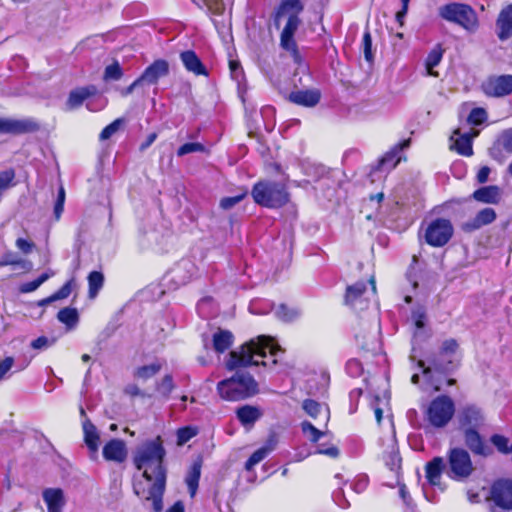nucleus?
Returning a JSON list of instances; mask_svg holds the SVG:
<instances>
[{
    "label": "nucleus",
    "mask_w": 512,
    "mask_h": 512,
    "mask_svg": "<svg viewBox=\"0 0 512 512\" xmlns=\"http://www.w3.org/2000/svg\"><path fill=\"white\" fill-rule=\"evenodd\" d=\"M201 467H202V463L201 461H195L188 473H187V476L185 478V483L188 487V490L190 492V495L193 497L196 492H197V489H198V485H199V480H200V476H201Z\"/></svg>",
    "instance_id": "cd10ccee"
},
{
    "label": "nucleus",
    "mask_w": 512,
    "mask_h": 512,
    "mask_svg": "<svg viewBox=\"0 0 512 512\" xmlns=\"http://www.w3.org/2000/svg\"><path fill=\"white\" fill-rule=\"evenodd\" d=\"M54 275V272H44L38 278L26 282L21 285L20 291L22 293H30L38 289L45 281H47L51 276Z\"/></svg>",
    "instance_id": "e433bc0d"
},
{
    "label": "nucleus",
    "mask_w": 512,
    "mask_h": 512,
    "mask_svg": "<svg viewBox=\"0 0 512 512\" xmlns=\"http://www.w3.org/2000/svg\"><path fill=\"white\" fill-rule=\"evenodd\" d=\"M54 339H49L46 336H40L31 342V347L35 350H44L54 344Z\"/></svg>",
    "instance_id": "052dcab7"
},
{
    "label": "nucleus",
    "mask_w": 512,
    "mask_h": 512,
    "mask_svg": "<svg viewBox=\"0 0 512 512\" xmlns=\"http://www.w3.org/2000/svg\"><path fill=\"white\" fill-rule=\"evenodd\" d=\"M175 388L172 375H165L159 382L156 383V391L165 399H168L171 392Z\"/></svg>",
    "instance_id": "f704fd0d"
},
{
    "label": "nucleus",
    "mask_w": 512,
    "mask_h": 512,
    "mask_svg": "<svg viewBox=\"0 0 512 512\" xmlns=\"http://www.w3.org/2000/svg\"><path fill=\"white\" fill-rule=\"evenodd\" d=\"M103 77L105 80H120L123 77V69L119 62L114 61L112 64L106 66Z\"/></svg>",
    "instance_id": "a18cd8bd"
},
{
    "label": "nucleus",
    "mask_w": 512,
    "mask_h": 512,
    "mask_svg": "<svg viewBox=\"0 0 512 512\" xmlns=\"http://www.w3.org/2000/svg\"><path fill=\"white\" fill-rule=\"evenodd\" d=\"M195 152L206 153V152H208V150L205 147V145H203L200 142H187V143L182 144L177 149L176 155L178 157H183L187 154L195 153Z\"/></svg>",
    "instance_id": "58836bf2"
},
{
    "label": "nucleus",
    "mask_w": 512,
    "mask_h": 512,
    "mask_svg": "<svg viewBox=\"0 0 512 512\" xmlns=\"http://www.w3.org/2000/svg\"><path fill=\"white\" fill-rule=\"evenodd\" d=\"M385 464L392 471H397L401 467V457L395 445H392L391 450L386 452L383 456Z\"/></svg>",
    "instance_id": "c9c22d12"
},
{
    "label": "nucleus",
    "mask_w": 512,
    "mask_h": 512,
    "mask_svg": "<svg viewBox=\"0 0 512 512\" xmlns=\"http://www.w3.org/2000/svg\"><path fill=\"white\" fill-rule=\"evenodd\" d=\"M362 50L365 60L369 63H372L374 60V54L372 52V36L368 29H366L363 33Z\"/></svg>",
    "instance_id": "37998d69"
},
{
    "label": "nucleus",
    "mask_w": 512,
    "mask_h": 512,
    "mask_svg": "<svg viewBox=\"0 0 512 512\" xmlns=\"http://www.w3.org/2000/svg\"><path fill=\"white\" fill-rule=\"evenodd\" d=\"M298 27L299 26H295L293 22L286 23L280 34V45L284 50L290 53L294 62L299 64L302 61V57L294 39Z\"/></svg>",
    "instance_id": "4468645a"
},
{
    "label": "nucleus",
    "mask_w": 512,
    "mask_h": 512,
    "mask_svg": "<svg viewBox=\"0 0 512 512\" xmlns=\"http://www.w3.org/2000/svg\"><path fill=\"white\" fill-rule=\"evenodd\" d=\"M457 421L464 443L474 455L482 457L492 455L493 450L480 434L481 429L486 425V414L482 407L475 403L463 405L458 411Z\"/></svg>",
    "instance_id": "7ed1b4c3"
},
{
    "label": "nucleus",
    "mask_w": 512,
    "mask_h": 512,
    "mask_svg": "<svg viewBox=\"0 0 512 512\" xmlns=\"http://www.w3.org/2000/svg\"><path fill=\"white\" fill-rule=\"evenodd\" d=\"M411 140L404 139L399 143L395 144L389 151H387L381 158L378 160H406V156L403 153L405 148L410 146Z\"/></svg>",
    "instance_id": "7c9ffc66"
},
{
    "label": "nucleus",
    "mask_w": 512,
    "mask_h": 512,
    "mask_svg": "<svg viewBox=\"0 0 512 512\" xmlns=\"http://www.w3.org/2000/svg\"><path fill=\"white\" fill-rule=\"evenodd\" d=\"M299 313L295 309H291L284 304H281L276 310V316L285 322H291L298 317Z\"/></svg>",
    "instance_id": "de8ad7c7"
},
{
    "label": "nucleus",
    "mask_w": 512,
    "mask_h": 512,
    "mask_svg": "<svg viewBox=\"0 0 512 512\" xmlns=\"http://www.w3.org/2000/svg\"><path fill=\"white\" fill-rule=\"evenodd\" d=\"M386 163L387 162H378V164L373 167L369 173L371 182L383 181L386 178L388 174V170L385 168Z\"/></svg>",
    "instance_id": "8fccbe9b"
},
{
    "label": "nucleus",
    "mask_w": 512,
    "mask_h": 512,
    "mask_svg": "<svg viewBox=\"0 0 512 512\" xmlns=\"http://www.w3.org/2000/svg\"><path fill=\"white\" fill-rule=\"evenodd\" d=\"M96 93H97V88L94 85L78 87L69 93V96L67 99V106L70 109L78 108L83 104V102L87 98L95 95Z\"/></svg>",
    "instance_id": "4be33fe9"
},
{
    "label": "nucleus",
    "mask_w": 512,
    "mask_h": 512,
    "mask_svg": "<svg viewBox=\"0 0 512 512\" xmlns=\"http://www.w3.org/2000/svg\"><path fill=\"white\" fill-rule=\"evenodd\" d=\"M104 283V276L99 271H92L88 275L89 297L95 298Z\"/></svg>",
    "instance_id": "2f4dec72"
},
{
    "label": "nucleus",
    "mask_w": 512,
    "mask_h": 512,
    "mask_svg": "<svg viewBox=\"0 0 512 512\" xmlns=\"http://www.w3.org/2000/svg\"><path fill=\"white\" fill-rule=\"evenodd\" d=\"M458 349V343L455 339H447L445 340L439 350V354L441 356H450L456 353Z\"/></svg>",
    "instance_id": "603ef678"
},
{
    "label": "nucleus",
    "mask_w": 512,
    "mask_h": 512,
    "mask_svg": "<svg viewBox=\"0 0 512 512\" xmlns=\"http://www.w3.org/2000/svg\"><path fill=\"white\" fill-rule=\"evenodd\" d=\"M180 59L188 72L196 76H208V70L194 50L180 53Z\"/></svg>",
    "instance_id": "f3484780"
},
{
    "label": "nucleus",
    "mask_w": 512,
    "mask_h": 512,
    "mask_svg": "<svg viewBox=\"0 0 512 512\" xmlns=\"http://www.w3.org/2000/svg\"><path fill=\"white\" fill-rule=\"evenodd\" d=\"M491 499L494 503L492 512H509L512 510V481L500 479L491 487Z\"/></svg>",
    "instance_id": "9d476101"
},
{
    "label": "nucleus",
    "mask_w": 512,
    "mask_h": 512,
    "mask_svg": "<svg viewBox=\"0 0 512 512\" xmlns=\"http://www.w3.org/2000/svg\"><path fill=\"white\" fill-rule=\"evenodd\" d=\"M503 147L506 151L512 152V130H509L504 134Z\"/></svg>",
    "instance_id": "774afa93"
},
{
    "label": "nucleus",
    "mask_w": 512,
    "mask_h": 512,
    "mask_svg": "<svg viewBox=\"0 0 512 512\" xmlns=\"http://www.w3.org/2000/svg\"><path fill=\"white\" fill-rule=\"evenodd\" d=\"M303 10L304 5L300 0H281L273 15L275 25L278 27L279 20L287 15L286 23L293 22L295 26H299L301 23L299 15Z\"/></svg>",
    "instance_id": "ddd939ff"
},
{
    "label": "nucleus",
    "mask_w": 512,
    "mask_h": 512,
    "mask_svg": "<svg viewBox=\"0 0 512 512\" xmlns=\"http://www.w3.org/2000/svg\"><path fill=\"white\" fill-rule=\"evenodd\" d=\"M490 442L501 454L507 455L511 453L512 444H510L508 437L501 434H493L490 437Z\"/></svg>",
    "instance_id": "72a5a7b5"
},
{
    "label": "nucleus",
    "mask_w": 512,
    "mask_h": 512,
    "mask_svg": "<svg viewBox=\"0 0 512 512\" xmlns=\"http://www.w3.org/2000/svg\"><path fill=\"white\" fill-rule=\"evenodd\" d=\"M369 483V479L366 475H358L351 484L352 489L356 493H362L365 491Z\"/></svg>",
    "instance_id": "680f3d73"
},
{
    "label": "nucleus",
    "mask_w": 512,
    "mask_h": 512,
    "mask_svg": "<svg viewBox=\"0 0 512 512\" xmlns=\"http://www.w3.org/2000/svg\"><path fill=\"white\" fill-rule=\"evenodd\" d=\"M497 26V36L501 41H505L512 36V4H509L500 12Z\"/></svg>",
    "instance_id": "412c9836"
},
{
    "label": "nucleus",
    "mask_w": 512,
    "mask_h": 512,
    "mask_svg": "<svg viewBox=\"0 0 512 512\" xmlns=\"http://www.w3.org/2000/svg\"><path fill=\"white\" fill-rule=\"evenodd\" d=\"M333 499L335 503L343 509H346L350 506L349 502L344 496L342 488H339L337 491L333 493Z\"/></svg>",
    "instance_id": "e2e57ef3"
},
{
    "label": "nucleus",
    "mask_w": 512,
    "mask_h": 512,
    "mask_svg": "<svg viewBox=\"0 0 512 512\" xmlns=\"http://www.w3.org/2000/svg\"><path fill=\"white\" fill-rule=\"evenodd\" d=\"M247 195V190H244L242 193L232 196V197H224L220 201V207L224 210H229L241 202Z\"/></svg>",
    "instance_id": "3c124183"
},
{
    "label": "nucleus",
    "mask_w": 512,
    "mask_h": 512,
    "mask_svg": "<svg viewBox=\"0 0 512 512\" xmlns=\"http://www.w3.org/2000/svg\"><path fill=\"white\" fill-rule=\"evenodd\" d=\"M166 450L160 436L145 441L134 454L133 462L138 470L143 471V477L151 482L146 488L142 482L134 483V493L145 501H152L153 512L163 510V495L166 488L167 469L164 465Z\"/></svg>",
    "instance_id": "f03ea898"
},
{
    "label": "nucleus",
    "mask_w": 512,
    "mask_h": 512,
    "mask_svg": "<svg viewBox=\"0 0 512 512\" xmlns=\"http://www.w3.org/2000/svg\"><path fill=\"white\" fill-rule=\"evenodd\" d=\"M472 198L481 203L498 204L501 199V191L496 185L484 186L475 190Z\"/></svg>",
    "instance_id": "5701e85b"
},
{
    "label": "nucleus",
    "mask_w": 512,
    "mask_h": 512,
    "mask_svg": "<svg viewBox=\"0 0 512 512\" xmlns=\"http://www.w3.org/2000/svg\"><path fill=\"white\" fill-rule=\"evenodd\" d=\"M289 102L303 107H315L321 99L319 89L295 90L287 96Z\"/></svg>",
    "instance_id": "2eb2a0df"
},
{
    "label": "nucleus",
    "mask_w": 512,
    "mask_h": 512,
    "mask_svg": "<svg viewBox=\"0 0 512 512\" xmlns=\"http://www.w3.org/2000/svg\"><path fill=\"white\" fill-rule=\"evenodd\" d=\"M482 92L491 98L512 94V74L490 75L481 84Z\"/></svg>",
    "instance_id": "9b49d317"
},
{
    "label": "nucleus",
    "mask_w": 512,
    "mask_h": 512,
    "mask_svg": "<svg viewBox=\"0 0 512 512\" xmlns=\"http://www.w3.org/2000/svg\"><path fill=\"white\" fill-rule=\"evenodd\" d=\"M125 124L124 118H117L112 121L110 124L105 126L99 134L100 140H108L111 138L117 131H119Z\"/></svg>",
    "instance_id": "ea45409f"
},
{
    "label": "nucleus",
    "mask_w": 512,
    "mask_h": 512,
    "mask_svg": "<svg viewBox=\"0 0 512 512\" xmlns=\"http://www.w3.org/2000/svg\"><path fill=\"white\" fill-rule=\"evenodd\" d=\"M346 371L352 377H358L362 374L363 367L359 360L350 359L346 363Z\"/></svg>",
    "instance_id": "6e6d98bb"
},
{
    "label": "nucleus",
    "mask_w": 512,
    "mask_h": 512,
    "mask_svg": "<svg viewBox=\"0 0 512 512\" xmlns=\"http://www.w3.org/2000/svg\"><path fill=\"white\" fill-rule=\"evenodd\" d=\"M455 414V403L448 395L435 397L425 408L424 417L433 428H444Z\"/></svg>",
    "instance_id": "39448f33"
},
{
    "label": "nucleus",
    "mask_w": 512,
    "mask_h": 512,
    "mask_svg": "<svg viewBox=\"0 0 512 512\" xmlns=\"http://www.w3.org/2000/svg\"><path fill=\"white\" fill-rule=\"evenodd\" d=\"M74 286L75 282L73 279L67 281L59 290L53 293L54 299L61 300L67 298L71 294Z\"/></svg>",
    "instance_id": "4d7b16f0"
},
{
    "label": "nucleus",
    "mask_w": 512,
    "mask_h": 512,
    "mask_svg": "<svg viewBox=\"0 0 512 512\" xmlns=\"http://www.w3.org/2000/svg\"><path fill=\"white\" fill-rule=\"evenodd\" d=\"M229 69L232 76L238 79L243 74V69L238 60H229Z\"/></svg>",
    "instance_id": "338daca9"
},
{
    "label": "nucleus",
    "mask_w": 512,
    "mask_h": 512,
    "mask_svg": "<svg viewBox=\"0 0 512 512\" xmlns=\"http://www.w3.org/2000/svg\"><path fill=\"white\" fill-rule=\"evenodd\" d=\"M444 54V49L441 44H436L433 49L428 53L425 59V68L430 76L437 77L438 73L433 69L436 67L442 60Z\"/></svg>",
    "instance_id": "bb28decb"
},
{
    "label": "nucleus",
    "mask_w": 512,
    "mask_h": 512,
    "mask_svg": "<svg viewBox=\"0 0 512 512\" xmlns=\"http://www.w3.org/2000/svg\"><path fill=\"white\" fill-rule=\"evenodd\" d=\"M449 476L460 480L469 477L474 468L470 454L464 448H452L448 453Z\"/></svg>",
    "instance_id": "6e6552de"
},
{
    "label": "nucleus",
    "mask_w": 512,
    "mask_h": 512,
    "mask_svg": "<svg viewBox=\"0 0 512 512\" xmlns=\"http://www.w3.org/2000/svg\"><path fill=\"white\" fill-rule=\"evenodd\" d=\"M234 342V335L229 330L218 329L212 336L213 349L222 354L226 352Z\"/></svg>",
    "instance_id": "393cba45"
},
{
    "label": "nucleus",
    "mask_w": 512,
    "mask_h": 512,
    "mask_svg": "<svg viewBox=\"0 0 512 512\" xmlns=\"http://www.w3.org/2000/svg\"><path fill=\"white\" fill-rule=\"evenodd\" d=\"M16 247L24 254H29L34 248V243L24 238H18L16 240Z\"/></svg>",
    "instance_id": "0e129e2a"
},
{
    "label": "nucleus",
    "mask_w": 512,
    "mask_h": 512,
    "mask_svg": "<svg viewBox=\"0 0 512 512\" xmlns=\"http://www.w3.org/2000/svg\"><path fill=\"white\" fill-rule=\"evenodd\" d=\"M103 457L107 461L123 462L127 457L126 445L123 440L111 439L103 447Z\"/></svg>",
    "instance_id": "a211bd4d"
},
{
    "label": "nucleus",
    "mask_w": 512,
    "mask_h": 512,
    "mask_svg": "<svg viewBox=\"0 0 512 512\" xmlns=\"http://www.w3.org/2000/svg\"><path fill=\"white\" fill-rule=\"evenodd\" d=\"M169 74V64L164 59H157L145 68L139 76L142 82L156 84L160 78Z\"/></svg>",
    "instance_id": "dca6fc26"
},
{
    "label": "nucleus",
    "mask_w": 512,
    "mask_h": 512,
    "mask_svg": "<svg viewBox=\"0 0 512 512\" xmlns=\"http://www.w3.org/2000/svg\"><path fill=\"white\" fill-rule=\"evenodd\" d=\"M14 359L12 357H6L0 362V380L4 378L6 373L12 368Z\"/></svg>",
    "instance_id": "69168bd1"
},
{
    "label": "nucleus",
    "mask_w": 512,
    "mask_h": 512,
    "mask_svg": "<svg viewBox=\"0 0 512 512\" xmlns=\"http://www.w3.org/2000/svg\"><path fill=\"white\" fill-rule=\"evenodd\" d=\"M208 11L213 15H221L225 10L223 0H203Z\"/></svg>",
    "instance_id": "864d4df0"
},
{
    "label": "nucleus",
    "mask_w": 512,
    "mask_h": 512,
    "mask_svg": "<svg viewBox=\"0 0 512 512\" xmlns=\"http://www.w3.org/2000/svg\"><path fill=\"white\" fill-rule=\"evenodd\" d=\"M439 16L460 27L473 31L478 26V19L474 9L465 3L452 2L439 8Z\"/></svg>",
    "instance_id": "423d86ee"
},
{
    "label": "nucleus",
    "mask_w": 512,
    "mask_h": 512,
    "mask_svg": "<svg viewBox=\"0 0 512 512\" xmlns=\"http://www.w3.org/2000/svg\"><path fill=\"white\" fill-rule=\"evenodd\" d=\"M467 120L470 124L479 126L487 120V112L482 107L473 108L470 111Z\"/></svg>",
    "instance_id": "49530a36"
},
{
    "label": "nucleus",
    "mask_w": 512,
    "mask_h": 512,
    "mask_svg": "<svg viewBox=\"0 0 512 512\" xmlns=\"http://www.w3.org/2000/svg\"><path fill=\"white\" fill-rule=\"evenodd\" d=\"M316 453L326 455L330 458H337L340 454V451L335 445L326 446L324 443H322L318 445Z\"/></svg>",
    "instance_id": "bf43d9fd"
},
{
    "label": "nucleus",
    "mask_w": 512,
    "mask_h": 512,
    "mask_svg": "<svg viewBox=\"0 0 512 512\" xmlns=\"http://www.w3.org/2000/svg\"><path fill=\"white\" fill-rule=\"evenodd\" d=\"M268 454L269 448L264 449L260 447L255 452H253L252 455L248 458V460L245 463V469L247 471H251L254 468V466L260 463Z\"/></svg>",
    "instance_id": "c03bdc74"
},
{
    "label": "nucleus",
    "mask_w": 512,
    "mask_h": 512,
    "mask_svg": "<svg viewBox=\"0 0 512 512\" xmlns=\"http://www.w3.org/2000/svg\"><path fill=\"white\" fill-rule=\"evenodd\" d=\"M368 283L370 284V289H368L367 282L365 281H358L348 285L344 295L345 305L354 310H364L368 305L370 295L374 296L376 294L374 276L369 278Z\"/></svg>",
    "instance_id": "0eeeda50"
},
{
    "label": "nucleus",
    "mask_w": 512,
    "mask_h": 512,
    "mask_svg": "<svg viewBox=\"0 0 512 512\" xmlns=\"http://www.w3.org/2000/svg\"><path fill=\"white\" fill-rule=\"evenodd\" d=\"M57 318L69 328L74 327L79 320L77 309L70 307L61 309L57 314Z\"/></svg>",
    "instance_id": "473e14b6"
},
{
    "label": "nucleus",
    "mask_w": 512,
    "mask_h": 512,
    "mask_svg": "<svg viewBox=\"0 0 512 512\" xmlns=\"http://www.w3.org/2000/svg\"><path fill=\"white\" fill-rule=\"evenodd\" d=\"M198 433V429L192 426H185L179 428L176 432L177 436V445L182 446L188 441H190L193 437H195Z\"/></svg>",
    "instance_id": "79ce46f5"
},
{
    "label": "nucleus",
    "mask_w": 512,
    "mask_h": 512,
    "mask_svg": "<svg viewBox=\"0 0 512 512\" xmlns=\"http://www.w3.org/2000/svg\"><path fill=\"white\" fill-rule=\"evenodd\" d=\"M453 226L450 220L437 218L429 223L425 230V240L433 247H442L449 242L453 235Z\"/></svg>",
    "instance_id": "1a4fd4ad"
},
{
    "label": "nucleus",
    "mask_w": 512,
    "mask_h": 512,
    "mask_svg": "<svg viewBox=\"0 0 512 512\" xmlns=\"http://www.w3.org/2000/svg\"><path fill=\"white\" fill-rule=\"evenodd\" d=\"M496 212L493 208H484L480 210L476 216L462 224V230L465 232H472L481 227L491 224L496 219Z\"/></svg>",
    "instance_id": "6ab92c4d"
},
{
    "label": "nucleus",
    "mask_w": 512,
    "mask_h": 512,
    "mask_svg": "<svg viewBox=\"0 0 512 512\" xmlns=\"http://www.w3.org/2000/svg\"><path fill=\"white\" fill-rule=\"evenodd\" d=\"M64 202H65V189L61 185L59 187L57 199H56V202L54 205V215H55L56 220H59L61 217V214L63 212Z\"/></svg>",
    "instance_id": "5fc2aeb1"
},
{
    "label": "nucleus",
    "mask_w": 512,
    "mask_h": 512,
    "mask_svg": "<svg viewBox=\"0 0 512 512\" xmlns=\"http://www.w3.org/2000/svg\"><path fill=\"white\" fill-rule=\"evenodd\" d=\"M161 368H162V366L160 363H152L149 365H144V366L138 367L134 371V376L137 378L146 380V379H149V378L153 377L154 375H156L161 370Z\"/></svg>",
    "instance_id": "4c0bfd02"
},
{
    "label": "nucleus",
    "mask_w": 512,
    "mask_h": 512,
    "mask_svg": "<svg viewBox=\"0 0 512 512\" xmlns=\"http://www.w3.org/2000/svg\"><path fill=\"white\" fill-rule=\"evenodd\" d=\"M280 350V347L273 344L270 338L259 336L231 351L225 362V368L235 373L217 383L216 390L220 398L226 401H241L255 396L259 391L258 383L243 369L260 364L267 366L265 361H259L258 358H265L267 352L275 356Z\"/></svg>",
    "instance_id": "f257e3e1"
},
{
    "label": "nucleus",
    "mask_w": 512,
    "mask_h": 512,
    "mask_svg": "<svg viewBox=\"0 0 512 512\" xmlns=\"http://www.w3.org/2000/svg\"><path fill=\"white\" fill-rule=\"evenodd\" d=\"M83 430H84V440H85L87 447L92 452H97L98 447H99V434L97 432L95 425H93L90 421H86L83 424Z\"/></svg>",
    "instance_id": "c756f323"
},
{
    "label": "nucleus",
    "mask_w": 512,
    "mask_h": 512,
    "mask_svg": "<svg viewBox=\"0 0 512 512\" xmlns=\"http://www.w3.org/2000/svg\"><path fill=\"white\" fill-rule=\"evenodd\" d=\"M443 468L444 461L441 457H435L426 464V479L431 486H440Z\"/></svg>",
    "instance_id": "a878e982"
},
{
    "label": "nucleus",
    "mask_w": 512,
    "mask_h": 512,
    "mask_svg": "<svg viewBox=\"0 0 512 512\" xmlns=\"http://www.w3.org/2000/svg\"><path fill=\"white\" fill-rule=\"evenodd\" d=\"M302 433L312 442L316 443L325 434L324 432L317 429L312 423L303 421L301 423Z\"/></svg>",
    "instance_id": "a19ab883"
},
{
    "label": "nucleus",
    "mask_w": 512,
    "mask_h": 512,
    "mask_svg": "<svg viewBox=\"0 0 512 512\" xmlns=\"http://www.w3.org/2000/svg\"><path fill=\"white\" fill-rule=\"evenodd\" d=\"M251 195L256 204L272 209L281 208L290 200L285 184L268 180L255 183Z\"/></svg>",
    "instance_id": "20e7f679"
},
{
    "label": "nucleus",
    "mask_w": 512,
    "mask_h": 512,
    "mask_svg": "<svg viewBox=\"0 0 512 512\" xmlns=\"http://www.w3.org/2000/svg\"><path fill=\"white\" fill-rule=\"evenodd\" d=\"M412 319L415 326L418 329H422L425 326L426 311L423 307L416 308L412 311Z\"/></svg>",
    "instance_id": "13d9d810"
},
{
    "label": "nucleus",
    "mask_w": 512,
    "mask_h": 512,
    "mask_svg": "<svg viewBox=\"0 0 512 512\" xmlns=\"http://www.w3.org/2000/svg\"><path fill=\"white\" fill-rule=\"evenodd\" d=\"M236 417L242 426L250 429L262 417V412L256 406L244 405L236 410Z\"/></svg>",
    "instance_id": "aec40b11"
},
{
    "label": "nucleus",
    "mask_w": 512,
    "mask_h": 512,
    "mask_svg": "<svg viewBox=\"0 0 512 512\" xmlns=\"http://www.w3.org/2000/svg\"><path fill=\"white\" fill-rule=\"evenodd\" d=\"M451 149L455 150L461 156H472L473 147L471 136L469 134H460L451 144Z\"/></svg>",
    "instance_id": "c85d7f7f"
},
{
    "label": "nucleus",
    "mask_w": 512,
    "mask_h": 512,
    "mask_svg": "<svg viewBox=\"0 0 512 512\" xmlns=\"http://www.w3.org/2000/svg\"><path fill=\"white\" fill-rule=\"evenodd\" d=\"M40 129V123L33 118L13 119L0 117V134L18 136L33 134Z\"/></svg>",
    "instance_id": "f8f14e48"
},
{
    "label": "nucleus",
    "mask_w": 512,
    "mask_h": 512,
    "mask_svg": "<svg viewBox=\"0 0 512 512\" xmlns=\"http://www.w3.org/2000/svg\"><path fill=\"white\" fill-rule=\"evenodd\" d=\"M43 500L48 512H61L65 504L63 491L59 488H48L43 491Z\"/></svg>",
    "instance_id": "b1692460"
},
{
    "label": "nucleus",
    "mask_w": 512,
    "mask_h": 512,
    "mask_svg": "<svg viewBox=\"0 0 512 512\" xmlns=\"http://www.w3.org/2000/svg\"><path fill=\"white\" fill-rule=\"evenodd\" d=\"M302 408L312 418H316L323 410L320 403L313 399L304 400Z\"/></svg>",
    "instance_id": "09e8293b"
}]
</instances>
